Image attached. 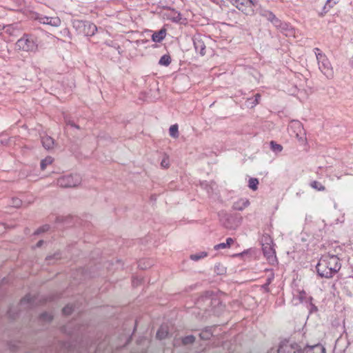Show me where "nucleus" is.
<instances>
[{
  "label": "nucleus",
  "instance_id": "nucleus-28",
  "mask_svg": "<svg viewBox=\"0 0 353 353\" xmlns=\"http://www.w3.org/2000/svg\"><path fill=\"white\" fill-rule=\"evenodd\" d=\"M32 297L30 295H26L25 297H23L21 301V305H26V304H28V307H31L32 306Z\"/></svg>",
  "mask_w": 353,
  "mask_h": 353
},
{
  "label": "nucleus",
  "instance_id": "nucleus-2",
  "mask_svg": "<svg viewBox=\"0 0 353 353\" xmlns=\"http://www.w3.org/2000/svg\"><path fill=\"white\" fill-rule=\"evenodd\" d=\"M15 48L17 50L25 52H36L38 45L37 41L32 36L24 34L17 41Z\"/></svg>",
  "mask_w": 353,
  "mask_h": 353
},
{
  "label": "nucleus",
  "instance_id": "nucleus-3",
  "mask_svg": "<svg viewBox=\"0 0 353 353\" xmlns=\"http://www.w3.org/2000/svg\"><path fill=\"white\" fill-rule=\"evenodd\" d=\"M239 10L246 15H253L254 8L258 4V0H228Z\"/></svg>",
  "mask_w": 353,
  "mask_h": 353
},
{
  "label": "nucleus",
  "instance_id": "nucleus-20",
  "mask_svg": "<svg viewBox=\"0 0 353 353\" xmlns=\"http://www.w3.org/2000/svg\"><path fill=\"white\" fill-rule=\"evenodd\" d=\"M259 13L261 17H265L269 21L272 19H274V17L275 16L271 11L265 9H260Z\"/></svg>",
  "mask_w": 353,
  "mask_h": 353
},
{
  "label": "nucleus",
  "instance_id": "nucleus-27",
  "mask_svg": "<svg viewBox=\"0 0 353 353\" xmlns=\"http://www.w3.org/2000/svg\"><path fill=\"white\" fill-rule=\"evenodd\" d=\"M310 185L312 188L319 191H323L325 190V187L320 182L316 181L311 182Z\"/></svg>",
  "mask_w": 353,
  "mask_h": 353
},
{
  "label": "nucleus",
  "instance_id": "nucleus-46",
  "mask_svg": "<svg viewBox=\"0 0 353 353\" xmlns=\"http://www.w3.org/2000/svg\"><path fill=\"white\" fill-rule=\"evenodd\" d=\"M70 124L73 126V127H75V128H78L74 123H70Z\"/></svg>",
  "mask_w": 353,
  "mask_h": 353
},
{
  "label": "nucleus",
  "instance_id": "nucleus-43",
  "mask_svg": "<svg viewBox=\"0 0 353 353\" xmlns=\"http://www.w3.org/2000/svg\"><path fill=\"white\" fill-rule=\"evenodd\" d=\"M52 258H55L56 259H59V254H55L54 256H48L46 257V260L50 261Z\"/></svg>",
  "mask_w": 353,
  "mask_h": 353
},
{
  "label": "nucleus",
  "instance_id": "nucleus-8",
  "mask_svg": "<svg viewBox=\"0 0 353 353\" xmlns=\"http://www.w3.org/2000/svg\"><path fill=\"white\" fill-rule=\"evenodd\" d=\"M277 353H301V347L296 343L283 341L279 345Z\"/></svg>",
  "mask_w": 353,
  "mask_h": 353
},
{
  "label": "nucleus",
  "instance_id": "nucleus-47",
  "mask_svg": "<svg viewBox=\"0 0 353 353\" xmlns=\"http://www.w3.org/2000/svg\"><path fill=\"white\" fill-rule=\"evenodd\" d=\"M206 301H207V302H208V303H211V301H210V299H206Z\"/></svg>",
  "mask_w": 353,
  "mask_h": 353
},
{
  "label": "nucleus",
  "instance_id": "nucleus-39",
  "mask_svg": "<svg viewBox=\"0 0 353 353\" xmlns=\"http://www.w3.org/2000/svg\"><path fill=\"white\" fill-rule=\"evenodd\" d=\"M273 278H274V274L273 273H271L268 276V280H267V283L263 285L264 288H267L268 286V285L271 283L272 280L273 279Z\"/></svg>",
  "mask_w": 353,
  "mask_h": 353
},
{
  "label": "nucleus",
  "instance_id": "nucleus-24",
  "mask_svg": "<svg viewBox=\"0 0 353 353\" xmlns=\"http://www.w3.org/2000/svg\"><path fill=\"white\" fill-rule=\"evenodd\" d=\"M270 148L275 153H279L283 150V146L280 144L276 143V142L272 141L270 142Z\"/></svg>",
  "mask_w": 353,
  "mask_h": 353
},
{
  "label": "nucleus",
  "instance_id": "nucleus-4",
  "mask_svg": "<svg viewBox=\"0 0 353 353\" xmlns=\"http://www.w3.org/2000/svg\"><path fill=\"white\" fill-rule=\"evenodd\" d=\"M262 241V250L263 254L270 263H273L276 260V252L272 247L273 241L269 236H264Z\"/></svg>",
  "mask_w": 353,
  "mask_h": 353
},
{
  "label": "nucleus",
  "instance_id": "nucleus-23",
  "mask_svg": "<svg viewBox=\"0 0 353 353\" xmlns=\"http://www.w3.org/2000/svg\"><path fill=\"white\" fill-rule=\"evenodd\" d=\"M170 136L173 138H177L179 137L178 125L176 124L172 125L169 129Z\"/></svg>",
  "mask_w": 353,
  "mask_h": 353
},
{
  "label": "nucleus",
  "instance_id": "nucleus-36",
  "mask_svg": "<svg viewBox=\"0 0 353 353\" xmlns=\"http://www.w3.org/2000/svg\"><path fill=\"white\" fill-rule=\"evenodd\" d=\"M336 3V1L334 0H327L326 4L325 5L324 9H326L327 7L332 8L334 4Z\"/></svg>",
  "mask_w": 353,
  "mask_h": 353
},
{
  "label": "nucleus",
  "instance_id": "nucleus-42",
  "mask_svg": "<svg viewBox=\"0 0 353 353\" xmlns=\"http://www.w3.org/2000/svg\"><path fill=\"white\" fill-rule=\"evenodd\" d=\"M309 303V310L310 311V312H312V311H316L317 310V307L312 303V302H308Z\"/></svg>",
  "mask_w": 353,
  "mask_h": 353
},
{
  "label": "nucleus",
  "instance_id": "nucleus-1",
  "mask_svg": "<svg viewBox=\"0 0 353 353\" xmlns=\"http://www.w3.org/2000/svg\"><path fill=\"white\" fill-rule=\"evenodd\" d=\"M339 259L336 255H323L316 265V271L321 277L331 278L341 268Z\"/></svg>",
  "mask_w": 353,
  "mask_h": 353
},
{
  "label": "nucleus",
  "instance_id": "nucleus-35",
  "mask_svg": "<svg viewBox=\"0 0 353 353\" xmlns=\"http://www.w3.org/2000/svg\"><path fill=\"white\" fill-rule=\"evenodd\" d=\"M72 310H73L72 307L71 305H68L63 308L62 311L65 315H69L72 313Z\"/></svg>",
  "mask_w": 353,
  "mask_h": 353
},
{
  "label": "nucleus",
  "instance_id": "nucleus-7",
  "mask_svg": "<svg viewBox=\"0 0 353 353\" xmlns=\"http://www.w3.org/2000/svg\"><path fill=\"white\" fill-rule=\"evenodd\" d=\"M74 26H76V24H74ZM77 27L81 28L80 32L87 37L94 35L97 31L96 25L89 21H79L77 22Z\"/></svg>",
  "mask_w": 353,
  "mask_h": 353
},
{
  "label": "nucleus",
  "instance_id": "nucleus-30",
  "mask_svg": "<svg viewBox=\"0 0 353 353\" xmlns=\"http://www.w3.org/2000/svg\"><path fill=\"white\" fill-rule=\"evenodd\" d=\"M232 219V216H229L228 215V217H227V219L226 221L223 223V225L226 228H228V229H234L236 225H233L231 223H230V219Z\"/></svg>",
  "mask_w": 353,
  "mask_h": 353
},
{
  "label": "nucleus",
  "instance_id": "nucleus-41",
  "mask_svg": "<svg viewBox=\"0 0 353 353\" xmlns=\"http://www.w3.org/2000/svg\"><path fill=\"white\" fill-rule=\"evenodd\" d=\"M161 167L165 168H168L169 165V161L167 159H163L161 162Z\"/></svg>",
  "mask_w": 353,
  "mask_h": 353
},
{
  "label": "nucleus",
  "instance_id": "nucleus-12",
  "mask_svg": "<svg viewBox=\"0 0 353 353\" xmlns=\"http://www.w3.org/2000/svg\"><path fill=\"white\" fill-rule=\"evenodd\" d=\"M250 205V201L247 199H240L232 205V209L234 210L242 211Z\"/></svg>",
  "mask_w": 353,
  "mask_h": 353
},
{
  "label": "nucleus",
  "instance_id": "nucleus-33",
  "mask_svg": "<svg viewBox=\"0 0 353 353\" xmlns=\"http://www.w3.org/2000/svg\"><path fill=\"white\" fill-rule=\"evenodd\" d=\"M40 319L43 321H50L52 319V316L50 313L44 312L41 314Z\"/></svg>",
  "mask_w": 353,
  "mask_h": 353
},
{
  "label": "nucleus",
  "instance_id": "nucleus-25",
  "mask_svg": "<svg viewBox=\"0 0 353 353\" xmlns=\"http://www.w3.org/2000/svg\"><path fill=\"white\" fill-rule=\"evenodd\" d=\"M53 162V159L51 157H47L43 159L41 162V170H45L48 165H50Z\"/></svg>",
  "mask_w": 353,
  "mask_h": 353
},
{
  "label": "nucleus",
  "instance_id": "nucleus-22",
  "mask_svg": "<svg viewBox=\"0 0 353 353\" xmlns=\"http://www.w3.org/2000/svg\"><path fill=\"white\" fill-rule=\"evenodd\" d=\"M207 256H208V253L206 252H201L199 253H196V254H191L190 258L192 261H199V260H200L201 259L205 258Z\"/></svg>",
  "mask_w": 353,
  "mask_h": 353
},
{
  "label": "nucleus",
  "instance_id": "nucleus-26",
  "mask_svg": "<svg viewBox=\"0 0 353 353\" xmlns=\"http://www.w3.org/2000/svg\"><path fill=\"white\" fill-rule=\"evenodd\" d=\"M258 184H259V180L257 179L250 178L249 179L248 187L250 189H252L253 190H256L257 189Z\"/></svg>",
  "mask_w": 353,
  "mask_h": 353
},
{
  "label": "nucleus",
  "instance_id": "nucleus-10",
  "mask_svg": "<svg viewBox=\"0 0 353 353\" xmlns=\"http://www.w3.org/2000/svg\"><path fill=\"white\" fill-rule=\"evenodd\" d=\"M301 353H326V350L323 345L317 343L307 345L303 350L301 348Z\"/></svg>",
  "mask_w": 353,
  "mask_h": 353
},
{
  "label": "nucleus",
  "instance_id": "nucleus-21",
  "mask_svg": "<svg viewBox=\"0 0 353 353\" xmlns=\"http://www.w3.org/2000/svg\"><path fill=\"white\" fill-rule=\"evenodd\" d=\"M170 63H171V57L168 54L163 55L159 61V64H160L161 65H164V66L169 65Z\"/></svg>",
  "mask_w": 353,
  "mask_h": 353
},
{
  "label": "nucleus",
  "instance_id": "nucleus-6",
  "mask_svg": "<svg viewBox=\"0 0 353 353\" xmlns=\"http://www.w3.org/2000/svg\"><path fill=\"white\" fill-rule=\"evenodd\" d=\"M319 68L321 72L327 78L332 79L334 77L333 68L326 55H321L317 60Z\"/></svg>",
  "mask_w": 353,
  "mask_h": 353
},
{
  "label": "nucleus",
  "instance_id": "nucleus-37",
  "mask_svg": "<svg viewBox=\"0 0 353 353\" xmlns=\"http://www.w3.org/2000/svg\"><path fill=\"white\" fill-rule=\"evenodd\" d=\"M314 54L316 55V60L319 59V57L321 56V55H325V54H323L321 50L318 48H315L314 49Z\"/></svg>",
  "mask_w": 353,
  "mask_h": 353
},
{
  "label": "nucleus",
  "instance_id": "nucleus-40",
  "mask_svg": "<svg viewBox=\"0 0 353 353\" xmlns=\"http://www.w3.org/2000/svg\"><path fill=\"white\" fill-rule=\"evenodd\" d=\"M260 99H261V95L259 94H255L254 101L252 103V106H254L256 104H258L259 103Z\"/></svg>",
  "mask_w": 353,
  "mask_h": 353
},
{
  "label": "nucleus",
  "instance_id": "nucleus-17",
  "mask_svg": "<svg viewBox=\"0 0 353 353\" xmlns=\"http://www.w3.org/2000/svg\"><path fill=\"white\" fill-rule=\"evenodd\" d=\"M41 143L46 149L50 150L53 148L54 139L49 136H44L41 138Z\"/></svg>",
  "mask_w": 353,
  "mask_h": 353
},
{
  "label": "nucleus",
  "instance_id": "nucleus-45",
  "mask_svg": "<svg viewBox=\"0 0 353 353\" xmlns=\"http://www.w3.org/2000/svg\"><path fill=\"white\" fill-rule=\"evenodd\" d=\"M43 241L42 240H40L39 241H38V243H37V248H39L41 246V245L43 244Z\"/></svg>",
  "mask_w": 353,
  "mask_h": 353
},
{
  "label": "nucleus",
  "instance_id": "nucleus-18",
  "mask_svg": "<svg viewBox=\"0 0 353 353\" xmlns=\"http://www.w3.org/2000/svg\"><path fill=\"white\" fill-rule=\"evenodd\" d=\"M234 243V239L232 238H228L225 243H221L214 246V249L216 250L220 249H225L230 248V245Z\"/></svg>",
  "mask_w": 353,
  "mask_h": 353
},
{
  "label": "nucleus",
  "instance_id": "nucleus-38",
  "mask_svg": "<svg viewBox=\"0 0 353 353\" xmlns=\"http://www.w3.org/2000/svg\"><path fill=\"white\" fill-rule=\"evenodd\" d=\"M49 229V226L48 225H43V227L39 228L35 232L34 234H40L41 232H43L45 231H47Z\"/></svg>",
  "mask_w": 353,
  "mask_h": 353
},
{
  "label": "nucleus",
  "instance_id": "nucleus-11",
  "mask_svg": "<svg viewBox=\"0 0 353 353\" xmlns=\"http://www.w3.org/2000/svg\"><path fill=\"white\" fill-rule=\"evenodd\" d=\"M37 19L41 23L50 25L54 27H58L61 24V20L58 17L41 16Z\"/></svg>",
  "mask_w": 353,
  "mask_h": 353
},
{
  "label": "nucleus",
  "instance_id": "nucleus-44",
  "mask_svg": "<svg viewBox=\"0 0 353 353\" xmlns=\"http://www.w3.org/2000/svg\"><path fill=\"white\" fill-rule=\"evenodd\" d=\"M181 19V14L179 13H177V16L174 17V21H179Z\"/></svg>",
  "mask_w": 353,
  "mask_h": 353
},
{
  "label": "nucleus",
  "instance_id": "nucleus-29",
  "mask_svg": "<svg viewBox=\"0 0 353 353\" xmlns=\"http://www.w3.org/2000/svg\"><path fill=\"white\" fill-rule=\"evenodd\" d=\"M273 25L276 28V29H279L280 26H281L283 21H281L279 19H278L276 16L274 17V19H272L270 21Z\"/></svg>",
  "mask_w": 353,
  "mask_h": 353
},
{
  "label": "nucleus",
  "instance_id": "nucleus-32",
  "mask_svg": "<svg viewBox=\"0 0 353 353\" xmlns=\"http://www.w3.org/2000/svg\"><path fill=\"white\" fill-rule=\"evenodd\" d=\"M212 335V334L210 330H205V331H203L200 334V337L202 339L207 340V339H209Z\"/></svg>",
  "mask_w": 353,
  "mask_h": 353
},
{
  "label": "nucleus",
  "instance_id": "nucleus-19",
  "mask_svg": "<svg viewBox=\"0 0 353 353\" xmlns=\"http://www.w3.org/2000/svg\"><path fill=\"white\" fill-rule=\"evenodd\" d=\"M297 298L300 301L301 303H308L312 301V298L311 296H308L306 294V292L303 290L299 291L297 294Z\"/></svg>",
  "mask_w": 353,
  "mask_h": 353
},
{
  "label": "nucleus",
  "instance_id": "nucleus-16",
  "mask_svg": "<svg viewBox=\"0 0 353 353\" xmlns=\"http://www.w3.org/2000/svg\"><path fill=\"white\" fill-rule=\"evenodd\" d=\"M168 327L167 325H162L157 332V337L159 339H163L168 336Z\"/></svg>",
  "mask_w": 353,
  "mask_h": 353
},
{
  "label": "nucleus",
  "instance_id": "nucleus-13",
  "mask_svg": "<svg viewBox=\"0 0 353 353\" xmlns=\"http://www.w3.org/2000/svg\"><path fill=\"white\" fill-rule=\"evenodd\" d=\"M166 36V30L162 28L159 31L154 32L152 35V40L156 43L161 42Z\"/></svg>",
  "mask_w": 353,
  "mask_h": 353
},
{
  "label": "nucleus",
  "instance_id": "nucleus-5",
  "mask_svg": "<svg viewBox=\"0 0 353 353\" xmlns=\"http://www.w3.org/2000/svg\"><path fill=\"white\" fill-rule=\"evenodd\" d=\"M81 182V178L77 174L65 175L57 179V185L61 188H74L79 185Z\"/></svg>",
  "mask_w": 353,
  "mask_h": 353
},
{
  "label": "nucleus",
  "instance_id": "nucleus-34",
  "mask_svg": "<svg viewBox=\"0 0 353 353\" xmlns=\"http://www.w3.org/2000/svg\"><path fill=\"white\" fill-rule=\"evenodd\" d=\"M22 201L21 199L18 198H13L12 201V205L14 208H19L21 205Z\"/></svg>",
  "mask_w": 353,
  "mask_h": 353
},
{
  "label": "nucleus",
  "instance_id": "nucleus-14",
  "mask_svg": "<svg viewBox=\"0 0 353 353\" xmlns=\"http://www.w3.org/2000/svg\"><path fill=\"white\" fill-rule=\"evenodd\" d=\"M279 30L287 37H291L294 35V33L292 27L290 24L283 21Z\"/></svg>",
  "mask_w": 353,
  "mask_h": 353
},
{
  "label": "nucleus",
  "instance_id": "nucleus-9",
  "mask_svg": "<svg viewBox=\"0 0 353 353\" xmlns=\"http://www.w3.org/2000/svg\"><path fill=\"white\" fill-rule=\"evenodd\" d=\"M290 128L293 130L295 137L300 141H304L305 132L302 123L299 121H292L290 124Z\"/></svg>",
  "mask_w": 353,
  "mask_h": 353
},
{
  "label": "nucleus",
  "instance_id": "nucleus-31",
  "mask_svg": "<svg viewBox=\"0 0 353 353\" xmlns=\"http://www.w3.org/2000/svg\"><path fill=\"white\" fill-rule=\"evenodd\" d=\"M194 336L193 335H189L184 337L182 339V342L184 345L191 344L194 341Z\"/></svg>",
  "mask_w": 353,
  "mask_h": 353
},
{
  "label": "nucleus",
  "instance_id": "nucleus-15",
  "mask_svg": "<svg viewBox=\"0 0 353 353\" xmlns=\"http://www.w3.org/2000/svg\"><path fill=\"white\" fill-rule=\"evenodd\" d=\"M194 46L195 50L199 52L201 56L205 54V46L204 42L199 39H194Z\"/></svg>",
  "mask_w": 353,
  "mask_h": 353
}]
</instances>
